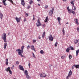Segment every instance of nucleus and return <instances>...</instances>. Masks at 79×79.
Returning a JSON list of instances; mask_svg holds the SVG:
<instances>
[{
	"label": "nucleus",
	"mask_w": 79,
	"mask_h": 79,
	"mask_svg": "<svg viewBox=\"0 0 79 79\" xmlns=\"http://www.w3.org/2000/svg\"><path fill=\"white\" fill-rule=\"evenodd\" d=\"M76 67V68H79V65H74Z\"/></svg>",
	"instance_id": "obj_30"
},
{
	"label": "nucleus",
	"mask_w": 79,
	"mask_h": 79,
	"mask_svg": "<svg viewBox=\"0 0 79 79\" xmlns=\"http://www.w3.org/2000/svg\"><path fill=\"white\" fill-rule=\"evenodd\" d=\"M69 50H70V49L69 48H67L66 49V52L67 53H68V52H69Z\"/></svg>",
	"instance_id": "obj_26"
},
{
	"label": "nucleus",
	"mask_w": 79,
	"mask_h": 79,
	"mask_svg": "<svg viewBox=\"0 0 79 79\" xmlns=\"http://www.w3.org/2000/svg\"><path fill=\"white\" fill-rule=\"evenodd\" d=\"M64 56H62L61 57V58H62V59H64Z\"/></svg>",
	"instance_id": "obj_49"
},
{
	"label": "nucleus",
	"mask_w": 79,
	"mask_h": 79,
	"mask_svg": "<svg viewBox=\"0 0 79 79\" xmlns=\"http://www.w3.org/2000/svg\"><path fill=\"white\" fill-rule=\"evenodd\" d=\"M55 45V47H57L58 45V42H56V43Z\"/></svg>",
	"instance_id": "obj_35"
},
{
	"label": "nucleus",
	"mask_w": 79,
	"mask_h": 79,
	"mask_svg": "<svg viewBox=\"0 0 79 79\" xmlns=\"http://www.w3.org/2000/svg\"><path fill=\"white\" fill-rule=\"evenodd\" d=\"M71 76H72V71H71V70L69 72L68 75L66 79H69V78Z\"/></svg>",
	"instance_id": "obj_3"
},
{
	"label": "nucleus",
	"mask_w": 79,
	"mask_h": 79,
	"mask_svg": "<svg viewBox=\"0 0 79 79\" xmlns=\"http://www.w3.org/2000/svg\"><path fill=\"white\" fill-rule=\"evenodd\" d=\"M66 24H69V23L67 22Z\"/></svg>",
	"instance_id": "obj_58"
},
{
	"label": "nucleus",
	"mask_w": 79,
	"mask_h": 79,
	"mask_svg": "<svg viewBox=\"0 0 79 79\" xmlns=\"http://www.w3.org/2000/svg\"><path fill=\"white\" fill-rule=\"evenodd\" d=\"M67 10H68V11H70V9H69V6H68L67 7Z\"/></svg>",
	"instance_id": "obj_41"
},
{
	"label": "nucleus",
	"mask_w": 79,
	"mask_h": 79,
	"mask_svg": "<svg viewBox=\"0 0 79 79\" xmlns=\"http://www.w3.org/2000/svg\"><path fill=\"white\" fill-rule=\"evenodd\" d=\"M72 13L73 14V15H75L76 14V13H75L74 11H73Z\"/></svg>",
	"instance_id": "obj_44"
},
{
	"label": "nucleus",
	"mask_w": 79,
	"mask_h": 79,
	"mask_svg": "<svg viewBox=\"0 0 79 79\" xmlns=\"http://www.w3.org/2000/svg\"><path fill=\"white\" fill-rule=\"evenodd\" d=\"M32 20H33V21H34V20H35V17L33 18Z\"/></svg>",
	"instance_id": "obj_54"
},
{
	"label": "nucleus",
	"mask_w": 79,
	"mask_h": 79,
	"mask_svg": "<svg viewBox=\"0 0 79 79\" xmlns=\"http://www.w3.org/2000/svg\"><path fill=\"white\" fill-rule=\"evenodd\" d=\"M40 53H41V54H43V53H44V51H43L42 50H41L40 51Z\"/></svg>",
	"instance_id": "obj_34"
},
{
	"label": "nucleus",
	"mask_w": 79,
	"mask_h": 79,
	"mask_svg": "<svg viewBox=\"0 0 79 79\" xmlns=\"http://www.w3.org/2000/svg\"><path fill=\"white\" fill-rule=\"evenodd\" d=\"M21 48V52L22 53H23V50L24 49V46H22Z\"/></svg>",
	"instance_id": "obj_13"
},
{
	"label": "nucleus",
	"mask_w": 79,
	"mask_h": 79,
	"mask_svg": "<svg viewBox=\"0 0 79 79\" xmlns=\"http://www.w3.org/2000/svg\"><path fill=\"white\" fill-rule=\"evenodd\" d=\"M37 1L38 2H39L40 1V0H37Z\"/></svg>",
	"instance_id": "obj_62"
},
{
	"label": "nucleus",
	"mask_w": 79,
	"mask_h": 79,
	"mask_svg": "<svg viewBox=\"0 0 79 79\" xmlns=\"http://www.w3.org/2000/svg\"><path fill=\"white\" fill-rule=\"evenodd\" d=\"M30 0V1L29 3L30 5H31L32 3H33V1H32V0Z\"/></svg>",
	"instance_id": "obj_28"
},
{
	"label": "nucleus",
	"mask_w": 79,
	"mask_h": 79,
	"mask_svg": "<svg viewBox=\"0 0 79 79\" xmlns=\"http://www.w3.org/2000/svg\"><path fill=\"white\" fill-rule=\"evenodd\" d=\"M40 77H45L47 76V75L45 73H41L40 74Z\"/></svg>",
	"instance_id": "obj_2"
},
{
	"label": "nucleus",
	"mask_w": 79,
	"mask_h": 79,
	"mask_svg": "<svg viewBox=\"0 0 79 79\" xmlns=\"http://www.w3.org/2000/svg\"><path fill=\"white\" fill-rule=\"evenodd\" d=\"M48 38L49 40L51 42H52L53 40V38L52 34L50 35L49 36Z\"/></svg>",
	"instance_id": "obj_5"
},
{
	"label": "nucleus",
	"mask_w": 79,
	"mask_h": 79,
	"mask_svg": "<svg viewBox=\"0 0 79 79\" xmlns=\"http://www.w3.org/2000/svg\"><path fill=\"white\" fill-rule=\"evenodd\" d=\"M9 73H10V74H12V71H11V70L10 71H9Z\"/></svg>",
	"instance_id": "obj_40"
},
{
	"label": "nucleus",
	"mask_w": 79,
	"mask_h": 79,
	"mask_svg": "<svg viewBox=\"0 0 79 79\" xmlns=\"http://www.w3.org/2000/svg\"><path fill=\"white\" fill-rule=\"evenodd\" d=\"M33 43H35L36 42V40H33Z\"/></svg>",
	"instance_id": "obj_42"
},
{
	"label": "nucleus",
	"mask_w": 79,
	"mask_h": 79,
	"mask_svg": "<svg viewBox=\"0 0 79 79\" xmlns=\"http://www.w3.org/2000/svg\"><path fill=\"white\" fill-rule=\"evenodd\" d=\"M15 19L16 20L17 23H19L21 21V17H20L19 18L16 17L15 18Z\"/></svg>",
	"instance_id": "obj_7"
},
{
	"label": "nucleus",
	"mask_w": 79,
	"mask_h": 79,
	"mask_svg": "<svg viewBox=\"0 0 79 79\" xmlns=\"http://www.w3.org/2000/svg\"><path fill=\"white\" fill-rule=\"evenodd\" d=\"M2 3H3L4 5H5V6H6V5H7V4L6 3V2H2Z\"/></svg>",
	"instance_id": "obj_38"
},
{
	"label": "nucleus",
	"mask_w": 79,
	"mask_h": 79,
	"mask_svg": "<svg viewBox=\"0 0 79 79\" xmlns=\"http://www.w3.org/2000/svg\"><path fill=\"white\" fill-rule=\"evenodd\" d=\"M3 40H4L5 42H6V38L3 39Z\"/></svg>",
	"instance_id": "obj_45"
},
{
	"label": "nucleus",
	"mask_w": 79,
	"mask_h": 79,
	"mask_svg": "<svg viewBox=\"0 0 79 79\" xmlns=\"http://www.w3.org/2000/svg\"><path fill=\"white\" fill-rule=\"evenodd\" d=\"M79 53V49L76 51V56H77L78 55V53Z\"/></svg>",
	"instance_id": "obj_23"
},
{
	"label": "nucleus",
	"mask_w": 79,
	"mask_h": 79,
	"mask_svg": "<svg viewBox=\"0 0 79 79\" xmlns=\"http://www.w3.org/2000/svg\"><path fill=\"white\" fill-rule=\"evenodd\" d=\"M26 77H27V79H30V76H29V75H28V74H27V75H26Z\"/></svg>",
	"instance_id": "obj_24"
},
{
	"label": "nucleus",
	"mask_w": 79,
	"mask_h": 79,
	"mask_svg": "<svg viewBox=\"0 0 79 79\" xmlns=\"http://www.w3.org/2000/svg\"><path fill=\"white\" fill-rule=\"evenodd\" d=\"M73 7V10H74V11H75V10H76V7H75V6H72Z\"/></svg>",
	"instance_id": "obj_31"
},
{
	"label": "nucleus",
	"mask_w": 79,
	"mask_h": 79,
	"mask_svg": "<svg viewBox=\"0 0 79 79\" xmlns=\"http://www.w3.org/2000/svg\"><path fill=\"white\" fill-rule=\"evenodd\" d=\"M77 30L78 31V32H79V27H77Z\"/></svg>",
	"instance_id": "obj_52"
},
{
	"label": "nucleus",
	"mask_w": 79,
	"mask_h": 79,
	"mask_svg": "<svg viewBox=\"0 0 79 79\" xmlns=\"http://www.w3.org/2000/svg\"><path fill=\"white\" fill-rule=\"evenodd\" d=\"M14 79H16V78H14Z\"/></svg>",
	"instance_id": "obj_64"
},
{
	"label": "nucleus",
	"mask_w": 79,
	"mask_h": 79,
	"mask_svg": "<svg viewBox=\"0 0 79 79\" xmlns=\"http://www.w3.org/2000/svg\"><path fill=\"white\" fill-rule=\"evenodd\" d=\"M38 6H40V4H38Z\"/></svg>",
	"instance_id": "obj_61"
},
{
	"label": "nucleus",
	"mask_w": 79,
	"mask_h": 79,
	"mask_svg": "<svg viewBox=\"0 0 79 79\" xmlns=\"http://www.w3.org/2000/svg\"><path fill=\"white\" fill-rule=\"evenodd\" d=\"M6 0H3L2 3L5 2H6Z\"/></svg>",
	"instance_id": "obj_50"
},
{
	"label": "nucleus",
	"mask_w": 79,
	"mask_h": 79,
	"mask_svg": "<svg viewBox=\"0 0 79 79\" xmlns=\"http://www.w3.org/2000/svg\"><path fill=\"white\" fill-rule=\"evenodd\" d=\"M54 11V8L52 9V10H50L51 13V15H53V13Z\"/></svg>",
	"instance_id": "obj_22"
},
{
	"label": "nucleus",
	"mask_w": 79,
	"mask_h": 79,
	"mask_svg": "<svg viewBox=\"0 0 79 79\" xmlns=\"http://www.w3.org/2000/svg\"><path fill=\"white\" fill-rule=\"evenodd\" d=\"M28 66H29V68H30V66H31V64H30V63H29Z\"/></svg>",
	"instance_id": "obj_51"
},
{
	"label": "nucleus",
	"mask_w": 79,
	"mask_h": 79,
	"mask_svg": "<svg viewBox=\"0 0 79 79\" xmlns=\"http://www.w3.org/2000/svg\"><path fill=\"white\" fill-rule=\"evenodd\" d=\"M19 69H20L22 71H24V68H23V67L22 65H19Z\"/></svg>",
	"instance_id": "obj_8"
},
{
	"label": "nucleus",
	"mask_w": 79,
	"mask_h": 79,
	"mask_svg": "<svg viewBox=\"0 0 79 79\" xmlns=\"http://www.w3.org/2000/svg\"><path fill=\"white\" fill-rule=\"evenodd\" d=\"M57 19L58 21L59 22V24H60V21H61V18H60V17H59L57 18Z\"/></svg>",
	"instance_id": "obj_11"
},
{
	"label": "nucleus",
	"mask_w": 79,
	"mask_h": 79,
	"mask_svg": "<svg viewBox=\"0 0 79 79\" xmlns=\"http://www.w3.org/2000/svg\"><path fill=\"white\" fill-rule=\"evenodd\" d=\"M6 47H7V43H5L4 44V49H6Z\"/></svg>",
	"instance_id": "obj_14"
},
{
	"label": "nucleus",
	"mask_w": 79,
	"mask_h": 79,
	"mask_svg": "<svg viewBox=\"0 0 79 79\" xmlns=\"http://www.w3.org/2000/svg\"><path fill=\"white\" fill-rule=\"evenodd\" d=\"M10 70V67H8L6 69V71L7 72L9 71Z\"/></svg>",
	"instance_id": "obj_15"
},
{
	"label": "nucleus",
	"mask_w": 79,
	"mask_h": 79,
	"mask_svg": "<svg viewBox=\"0 0 79 79\" xmlns=\"http://www.w3.org/2000/svg\"><path fill=\"white\" fill-rule=\"evenodd\" d=\"M1 6H0V7H1Z\"/></svg>",
	"instance_id": "obj_63"
},
{
	"label": "nucleus",
	"mask_w": 79,
	"mask_h": 79,
	"mask_svg": "<svg viewBox=\"0 0 79 79\" xmlns=\"http://www.w3.org/2000/svg\"><path fill=\"white\" fill-rule=\"evenodd\" d=\"M48 17L47 16L46 17V19L45 20V23L47 22L48 21Z\"/></svg>",
	"instance_id": "obj_20"
},
{
	"label": "nucleus",
	"mask_w": 79,
	"mask_h": 79,
	"mask_svg": "<svg viewBox=\"0 0 79 79\" xmlns=\"http://www.w3.org/2000/svg\"><path fill=\"white\" fill-rule=\"evenodd\" d=\"M70 3L72 5V6H74V2H73V1L71 2Z\"/></svg>",
	"instance_id": "obj_29"
},
{
	"label": "nucleus",
	"mask_w": 79,
	"mask_h": 79,
	"mask_svg": "<svg viewBox=\"0 0 79 79\" xmlns=\"http://www.w3.org/2000/svg\"><path fill=\"white\" fill-rule=\"evenodd\" d=\"M31 8V6H27V8L28 9H29Z\"/></svg>",
	"instance_id": "obj_46"
},
{
	"label": "nucleus",
	"mask_w": 79,
	"mask_h": 79,
	"mask_svg": "<svg viewBox=\"0 0 79 79\" xmlns=\"http://www.w3.org/2000/svg\"><path fill=\"white\" fill-rule=\"evenodd\" d=\"M3 15L2 13H0V18H1V19H2V18H3Z\"/></svg>",
	"instance_id": "obj_19"
},
{
	"label": "nucleus",
	"mask_w": 79,
	"mask_h": 79,
	"mask_svg": "<svg viewBox=\"0 0 79 79\" xmlns=\"http://www.w3.org/2000/svg\"><path fill=\"white\" fill-rule=\"evenodd\" d=\"M68 0H63V1H64V2H67V1Z\"/></svg>",
	"instance_id": "obj_56"
},
{
	"label": "nucleus",
	"mask_w": 79,
	"mask_h": 79,
	"mask_svg": "<svg viewBox=\"0 0 79 79\" xmlns=\"http://www.w3.org/2000/svg\"><path fill=\"white\" fill-rule=\"evenodd\" d=\"M33 18H35V15H33Z\"/></svg>",
	"instance_id": "obj_57"
},
{
	"label": "nucleus",
	"mask_w": 79,
	"mask_h": 79,
	"mask_svg": "<svg viewBox=\"0 0 79 79\" xmlns=\"http://www.w3.org/2000/svg\"><path fill=\"white\" fill-rule=\"evenodd\" d=\"M36 25L37 27H39L42 25V23L40 22V19H38L37 20V23H36Z\"/></svg>",
	"instance_id": "obj_4"
},
{
	"label": "nucleus",
	"mask_w": 79,
	"mask_h": 79,
	"mask_svg": "<svg viewBox=\"0 0 79 79\" xmlns=\"http://www.w3.org/2000/svg\"><path fill=\"white\" fill-rule=\"evenodd\" d=\"M24 73L26 75L28 74V73L27 72V70H25Z\"/></svg>",
	"instance_id": "obj_18"
},
{
	"label": "nucleus",
	"mask_w": 79,
	"mask_h": 79,
	"mask_svg": "<svg viewBox=\"0 0 79 79\" xmlns=\"http://www.w3.org/2000/svg\"><path fill=\"white\" fill-rule=\"evenodd\" d=\"M62 32L63 34V35H65V31L64 30V28H63L62 29Z\"/></svg>",
	"instance_id": "obj_27"
},
{
	"label": "nucleus",
	"mask_w": 79,
	"mask_h": 79,
	"mask_svg": "<svg viewBox=\"0 0 79 79\" xmlns=\"http://www.w3.org/2000/svg\"><path fill=\"white\" fill-rule=\"evenodd\" d=\"M31 48V46L28 45L27 47V49H29V48Z\"/></svg>",
	"instance_id": "obj_37"
},
{
	"label": "nucleus",
	"mask_w": 79,
	"mask_h": 79,
	"mask_svg": "<svg viewBox=\"0 0 79 79\" xmlns=\"http://www.w3.org/2000/svg\"><path fill=\"white\" fill-rule=\"evenodd\" d=\"M26 21V18H25L23 20V22H25Z\"/></svg>",
	"instance_id": "obj_53"
},
{
	"label": "nucleus",
	"mask_w": 79,
	"mask_h": 79,
	"mask_svg": "<svg viewBox=\"0 0 79 79\" xmlns=\"http://www.w3.org/2000/svg\"><path fill=\"white\" fill-rule=\"evenodd\" d=\"M6 65H7V64H8V59H6Z\"/></svg>",
	"instance_id": "obj_21"
},
{
	"label": "nucleus",
	"mask_w": 79,
	"mask_h": 79,
	"mask_svg": "<svg viewBox=\"0 0 79 79\" xmlns=\"http://www.w3.org/2000/svg\"><path fill=\"white\" fill-rule=\"evenodd\" d=\"M21 4L23 6H25V2H24V0H21Z\"/></svg>",
	"instance_id": "obj_10"
},
{
	"label": "nucleus",
	"mask_w": 79,
	"mask_h": 79,
	"mask_svg": "<svg viewBox=\"0 0 79 79\" xmlns=\"http://www.w3.org/2000/svg\"><path fill=\"white\" fill-rule=\"evenodd\" d=\"M2 39H6V33H4L2 34Z\"/></svg>",
	"instance_id": "obj_6"
},
{
	"label": "nucleus",
	"mask_w": 79,
	"mask_h": 79,
	"mask_svg": "<svg viewBox=\"0 0 79 79\" xmlns=\"http://www.w3.org/2000/svg\"><path fill=\"white\" fill-rule=\"evenodd\" d=\"M74 21L78 25V26L79 25V23H78V22L79 21V20L77 19H74Z\"/></svg>",
	"instance_id": "obj_9"
},
{
	"label": "nucleus",
	"mask_w": 79,
	"mask_h": 79,
	"mask_svg": "<svg viewBox=\"0 0 79 79\" xmlns=\"http://www.w3.org/2000/svg\"><path fill=\"white\" fill-rule=\"evenodd\" d=\"M43 27H45V25L44 24L43 25Z\"/></svg>",
	"instance_id": "obj_55"
},
{
	"label": "nucleus",
	"mask_w": 79,
	"mask_h": 79,
	"mask_svg": "<svg viewBox=\"0 0 79 79\" xmlns=\"http://www.w3.org/2000/svg\"><path fill=\"white\" fill-rule=\"evenodd\" d=\"M15 68V66H14V65H12V66L11 68V69H13Z\"/></svg>",
	"instance_id": "obj_33"
},
{
	"label": "nucleus",
	"mask_w": 79,
	"mask_h": 79,
	"mask_svg": "<svg viewBox=\"0 0 79 79\" xmlns=\"http://www.w3.org/2000/svg\"><path fill=\"white\" fill-rule=\"evenodd\" d=\"M44 7L45 9H47V8H48V5H46Z\"/></svg>",
	"instance_id": "obj_39"
},
{
	"label": "nucleus",
	"mask_w": 79,
	"mask_h": 79,
	"mask_svg": "<svg viewBox=\"0 0 79 79\" xmlns=\"http://www.w3.org/2000/svg\"><path fill=\"white\" fill-rule=\"evenodd\" d=\"M16 64H19V61H17L16 62Z\"/></svg>",
	"instance_id": "obj_47"
},
{
	"label": "nucleus",
	"mask_w": 79,
	"mask_h": 79,
	"mask_svg": "<svg viewBox=\"0 0 79 79\" xmlns=\"http://www.w3.org/2000/svg\"><path fill=\"white\" fill-rule=\"evenodd\" d=\"M32 54L33 57H34V58H35V55H34V53H33Z\"/></svg>",
	"instance_id": "obj_43"
},
{
	"label": "nucleus",
	"mask_w": 79,
	"mask_h": 79,
	"mask_svg": "<svg viewBox=\"0 0 79 79\" xmlns=\"http://www.w3.org/2000/svg\"><path fill=\"white\" fill-rule=\"evenodd\" d=\"M45 36V32L44 31L42 35V37L44 38Z\"/></svg>",
	"instance_id": "obj_17"
},
{
	"label": "nucleus",
	"mask_w": 79,
	"mask_h": 79,
	"mask_svg": "<svg viewBox=\"0 0 79 79\" xmlns=\"http://www.w3.org/2000/svg\"><path fill=\"white\" fill-rule=\"evenodd\" d=\"M16 51L18 52V54L19 55H20L21 57H24V56H23V55L22 54L23 53L21 52V50H20L19 49H17L16 50Z\"/></svg>",
	"instance_id": "obj_1"
},
{
	"label": "nucleus",
	"mask_w": 79,
	"mask_h": 79,
	"mask_svg": "<svg viewBox=\"0 0 79 79\" xmlns=\"http://www.w3.org/2000/svg\"><path fill=\"white\" fill-rule=\"evenodd\" d=\"M72 68L73 69L74 68V66H73L72 67Z\"/></svg>",
	"instance_id": "obj_60"
},
{
	"label": "nucleus",
	"mask_w": 79,
	"mask_h": 79,
	"mask_svg": "<svg viewBox=\"0 0 79 79\" xmlns=\"http://www.w3.org/2000/svg\"><path fill=\"white\" fill-rule=\"evenodd\" d=\"M78 42H79V41L77 40H75L74 42V43L75 44H77L78 43Z\"/></svg>",
	"instance_id": "obj_16"
},
{
	"label": "nucleus",
	"mask_w": 79,
	"mask_h": 79,
	"mask_svg": "<svg viewBox=\"0 0 79 79\" xmlns=\"http://www.w3.org/2000/svg\"><path fill=\"white\" fill-rule=\"evenodd\" d=\"M8 1H9V2H11V3H12V4H15L14 2H13V1L12 0H8Z\"/></svg>",
	"instance_id": "obj_32"
},
{
	"label": "nucleus",
	"mask_w": 79,
	"mask_h": 79,
	"mask_svg": "<svg viewBox=\"0 0 79 79\" xmlns=\"http://www.w3.org/2000/svg\"><path fill=\"white\" fill-rule=\"evenodd\" d=\"M72 56H71L70 55H69V57L70 59H71L72 58Z\"/></svg>",
	"instance_id": "obj_36"
},
{
	"label": "nucleus",
	"mask_w": 79,
	"mask_h": 79,
	"mask_svg": "<svg viewBox=\"0 0 79 79\" xmlns=\"http://www.w3.org/2000/svg\"><path fill=\"white\" fill-rule=\"evenodd\" d=\"M69 48H70L71 50H74V47H73L70 46Z\"/></svg>",
	"instance_id": "obj_25"
},
{
	"label": "nucleus",
	"mask_w": 79,
	"mask_h": 79,
	"mask_svg": "<svg viewBox=\"0 0 79 79\" xmlns=\"http://www.w3.org/2000/svg\"><path fill=\"white\" fill-rule=\"evenodd\" d=\"M31 49L34 50V52H35V49L34 48V45H32L31 46Z\"/></svg>",
	"instance_id": "obj_12"
},
{
	"label": "nucleus",
	"mask_w": 79,
	"mask_h": 79,
	"mask_svg": "<svg viewBox=\"0 0 79 79\" xmlns=\"http://www.w3.org/2000/svg\"><path fill=\"white\" fill-rule=\"evenodd\" d=\"M39 39H40V36L39 37Z\"/></svg>",
	"instance_id": "obj_59"
},
{
	"label": "nucleus",
	"mask_w": 79,
	"mask_h": 79,
	"mask_svg": "<svg viewBox=\"0 0 79 79\" xmlns=\"http://www.w3.org/2000/svg\"><path fill=\"white\" fill-rule=\"evenodd\" d=\"M26 16H29V14L27 13H26Z\"/></svg>",
	"instance_id": "obj_48"
}]
</instances>
